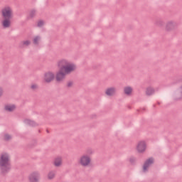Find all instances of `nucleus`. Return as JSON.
Wrapping results in <instances>:
<instances>
[{
    "instance_id": "1",
    "label": "nucleus",
    "mask_w": 182,
    "mask_h": 182,
    "mask_svg": "<svg viewBox=\"0 0 182 182\" xmlns=\"http://www.w3.org/2000/svg\"><path fill=\"white\" fill-rule=\"evenodd\" d=\"M12 170L11 156L9 154L4 152L0 156V174L5 177Z\"/></svg>"
},
{
    "instance_id": "2",
    "label": "nucleus",
    "mask_w": 182,
    "mask_h": 182,
    "mask_svg": "<svg viewBox=\"0 0 182 182\" xmlns=\"http://www.w3.org/2000/svg\"><path fill=\"white\" fill-rule=\"evenodd\" d=\"M2 21H1V26L4 29L11 28V20L14 18V11L9 6L4 7L1 9Z\"/></svg>"
},
{
    "instance_id": "3",
    "label": "nucleus",
    "mask_w": 182,
    "mask_h": 182,
    "mask_svg": "<svg viewBox=\"0 0 182 182\" xmlns=\"http://www.w3.org/2000/svg\"><path fill=\"white\" fill-rule=\"evenodd\" d=\"M91 161L92 159H90V156L87 155H83L80 157L79 163L83 167H87V166L90 164Z\"/></svg>"
},
{
    "instance_id": "4",
    "label": "nucleus",
    "mask_w": 182,
    "mask_h": 182,
    "mask_svg": "<svg viewBox=\"0 0 182 182\" xmlns=\"http://www.w3.org/2000/svg\"><path fill=\"white\" fill-rule=\"evenodd\" d=\"M152 164H154V157H150L146 159L142 167L143 172L146 173V171H149V167H150V166H152Z\"/></svg>"
},
{
    "instance_id": "5",
    "label": "nucleus",
    "mask_w": 182,
    "mask_h": 182,
    "mask_svg": "<svg viewBox=\"0 0 182 182\" xmlns=\"http://www.w3.org/2000/svg\"><path fill=\"white\" fill-rule=\"evenodd\" d=\"M61 69L63 70L65 75H69L72 73L74 70H76V65L75 64H68L66 66H63Z\"/></svg>"
},
{
    "instance_id": "6",
    "label": "nucleus",
    "mask_w": 182,
    "mask_h": 182,
    "mask_svg": "<svg viewBox=\"0 0 182 182\" xmlns=\"http://www.w3.org/2000/svg\"><path fill=\"white\" fill-rule=\"evenodd\" d=\"M146 149H147V144H146V141H141L138 142V144L136 146V151L140 154H143L144 153V151H146Z\"/></svg>"
},
{
    "instance_id": "7",
    "label": "nucleus",
    "mask_w": 182,
    "mask_h": 182,
    "mask_svg": "<svg viewBox=\"0 0 182 182\" xmlns=\"http://www.w3.org/2000/svg\"><path fill=\"white\" fill-rule=\"evenodd\" d=\"M44 80L46 83H50L53 80H55V74L50 71H48L44 74Z\"/></svg>"
},
{
    "instance_id": "8",
    "label": "nucleus",
    "mask_w": 182,
    "mask_h": 182,
    "mask_svg": "<svg viewBox=\"0 0 182 182\" xmlns=\"http://www.w3.org/2000/svg\"><path fill=\"white\" fill-rule=\"evenodd\" d=\"M41 179V174L39 172H33L28 176V180L30 182H39Z\"/></svg>"
},
{
    "instance_id": "9",
    "label": "nucleus",
    "mask_w": 182,
    "mask_h": 182,
    "mask_svg": "<svg viewBox=\"0 0 182 182\" xmlns=\"http://www.w3.org/2000/svg\"><path fill=\"white\" fill-rule=\"evenodd\" d=\"M177 28V23L174 21H168L166 25V29L168 32H170L171 31H174Z\"/></svg>"
},
{
    "instance_id": "10",
    "label": "nucleus",
    "mask_w": 182,
    "mask_h": 182,
    "mask_svg": "<svg viewBox=\"0 0 182 182\" xmlns=\"http://www.w3.org/2000/svg\"><path fill=\"white\" fill-rule=\"evenodd\" d=\"M66 76V74L63 72V70L60 68L59 72L57 73L55 79L57 82H62L63 79H65V77Z\"/></svg>"
},
{
    "instance_id": "11",
    "label": "nucleus",
    "mask_w": 182,
    "mask_h": 182,
    "mask_svg": "<svg viewBox=\"0 0 182 182\" xmlns=\"http://www.w3.org/2000/svg\"><path fill=\"white\" fill-rule=\"evenodd\" d=\"M105 95H107V96H114V95H116V87H109L105 91Z\"/></svg>"
},
{
    "instance_id": "12",
    "label": "nucleus",
    "mask_w": 182,
    "mask_h": 182,
    "mask_svg": "<svg viewBox=\"0 0 182 182\" xmlns=\"http://www.w3.org/2000/svg\"><path fill=\"white\" fill-rule=\"evenodd\" d=\"M181 85L180 86L181 89V95L179 96L178 93L175 94L173 100L174 102H180V100H182V80H181Z\"/></svg>"
},
{
    "instance_id": "13",
    "label": "nucleus",
    "mask_w": 182,
    "mask_h": 182,
    "mask_svg": "<svg viewBox=\"0 0 182 182\" xmlns=\"http://www.w3.org/2000/svg\"><path fill=\"white\" fill-rule=\"evenodd\" d=\"M15 109H16V105H5L4 107V110H6V112H14V110H15Z\"/></svg>"
},
{
    "instance_id": "14",
    "label": "nucleus",
    "mask_w": 182,
    "mask_h": 182,
    "mask_svg": "<svg viewBox=\"0 0 182 182\" xmlns=\"http://www.w3.org/2000/svg\"><path fill=\"white\" fill-rule=\"evenodd\" d=\"M53 164L55 167H60L62 166V158L58 157L54 159Z\"/></svg>"
},
{
    "instance_id": "15",
    "label": "nucleus",
    "mask_w": 182,
    "mask_h": 182,
    "mask_svg": "<svg viewBox=\"0 0 182 182\" xmlns=\"http://www.w3.org/2000/svg\"><path fill=\"white\" fill-rule=\"evenodd\" d=\"M132 92H133V88H132V87H125L124 88V93H125L127 96H130V95H132Z\"/></svg>"
},
{
    "instance_id": "16",
    "label": "nucleus",
    "mask_w": 182,
    "mask_h": 182,
    "mask_svg": "<svg viewBox=\"0 0 182 182\" xmlns=\"http://www.w3.org/2000/svg\"><path fill=\"white\" fill-rule=\"evenodd\" d=\"M154 88L151 87H148L146 90V96H151V95H154Z\"/></svg>"
},
{
    "instance_id": "17",
    "label": "nucleus",
    "mask_w": 182,
    "mask_h": 182,
    "mask_svg": "<svg viewBox=\"0 0 182 182\" xmlns=\"http://www.w3.org/2000/svg\"><path fill=\"white\" fill-rule=\"evenodd\" d=\"M69 63L66 60H61L58 63V68H63V66H66Z\"/></svg>"
},
{
    "instance_id": "18",
    "label": "nucleus",
    "mask_w": 182,
    "mask_h": 182,
    "mask_svg": "<svg viewBox=\"0 0 182 182\" xmlns=\"http://www.w3.org/2000/svg\"><path fill=\"white\" fill-rule=\"evenodd\" d=\"M26 122L27 124H28V126H31V127H36V126H38V124H36V122L31 119H26Z\"/></svg>"
},
{
    "instance_id": "19",
    "label": "nucleus",
    "mask_w": 182,
    "mask_h": 182,
    "mask_svg": "<svg viewBox=\"0 0 182 182\" xmlns=\"http://www.w3.org/2000/svg\"><path fill=\"white\" fill-rule=\"evenodd\" d=\"M155 25H156V26H164V21H163V20H161L160 18H158L155 21Z\"/></svg>"
},
{
    "instance_id": "20",
    "label": "nucleus",
    "mask_w": 182,
    "mask_h": 182,
    "mask_svg": "<svg viewBox=\"0 0 182 182\" xmlns=\"http://www.w3.org/2000/svg\"><path fill=\"white\" fill-rule=\"evenodd\" d=\"M39 41H41V36H37L33 40L34 45H39Z\"/></svg>"
},
{
    "instance_id": "21",
    "label": "nucleus",
    "mask_w": 182,
    "mask_h": 182,
    "mask_svg": "<svg viewBox=\"0 0 182 182\" xmlns=\"http://www.w3.org/2000/svg\"><path fill=\"white\" fill-rule=\"evenodd\" d=\"M12 139V136H11V135L6 134H4V140L5 141H9V140H11Z\"/></svg>"
},
{
    "instance_id": "22",
    "label": "nucleus",
    "mask_w": 182,
    "mask_h": 182,
    "mask_svg": "<svg viewBox=\"0 0 182 182\" xmlns=\"http://www.w3.org/2000/svg\"><path fill=\"white\" fill-rule=\"evenodd\" d=\"M48 180H52L53 178H55V173L53 172H50L48 175Z\"/></svg>"
},
{
    "instance_id": "23",
    "label": "nucleus",
    "mask_w": 182,
    "mask_h": 182,
    "mask_svg": "<svg viewBox=\"0 0 182 182\" xmlns=\"http://www.w3.org/2000/svg\"><path fill=\"white\" fill-rule=\"evenodd\" d=\"M36 14V10H35V9L31 10V12H30V18L31 19H32V18H34Z\"/></svg>"
},
{
    "instance_id": "24",
    "label": "nucleus",
    "mask_w": 182,
    "mask_h": 182,
    "mask_svg": "<svg viewBox=\"0 0 182 182\" xmlns=\"http://www.w3.org/2000/svg\"><path fill=\"white\" fill-rule=\"evenodd\" d=\"M136 157H134V156H131L129 158V162L132 164H136Z\"/></svg>"
},
{
    "instance_id": "25",
    "label": "nucleus",
    "mask_w": 182,
    "mask_h": 182,
    "mask_svg": "<svg viewBox=\"0 0 182 182\" xmlns=\"http://www.w3.org/2000/svg\"><path fill=\"white\" fill-rule=\"evenodd\" d=\"M43 25H45V22H43V20L39 21L38 22V28H41V27L43 26Z\"/></svg>"
},
{
    "instance_id": "26",
    "label": "nucleus",
    "mask_w": 182,
    "mask_h": 182,
    "mask_svg": "<svg viewBox=\"0 0 182 182\" xmlns=\"http://www.w3.org/2000/svg\"><path fill=\"white\" fill-rule=\"evenodd\" d=\"M23 45H25L26 46H29L31 45V41L27 40L23 42Z\"/></svg>"
},
{
    "instance_id": "27",
    "label": "nucleus",
    "mask_w": 182,
    "mask_h": 182,
    "mask_svg": "<svg viewBox=\"0 0 182 182\" xmlns=\"http://www.w3.org/2000/svg\"><path fill=\"white\" fill-rule=\"evenodd\" d=\"M72 86H73V81H69L67 83V87L70 88V87H72Z\"/></svg>"
},
{
    "instance_id": "28",
    "label": "nucleus",
    "mask_w": 182,
    "mask_h": 182,
    "mask_svg": "<svg viewBox=\"0 0 182 182\" xmlns=\"http://www.w3.org/2000/svg\"><path fill=\"white\" fill-rule=\"evenodd\" d=\"M31 89H32L33 90H35V89H38V85H32L31 86Z\"/></svg>"
},
{
    "instance_id": "29",
    "label": "nucleus",
    "mask_w": 182,
    "mask_h": 182,
    "mask_svg": "<svg viewBox=\"0 0 182 182\" xmlns=\"http://www.w3.org/2000/svg\"><path fill=\"white\" fill-rule=\"evenodd\" d=\"M4 93V91L2 90V88L0 87V97L2 96V94Z\"/></svg>"
},
{
    "instance_id": "30",
    "label": "nucleus",
    "mask_w": 182,
    "mask_h": 182,
    "mask_svg": "<svg viewBox=\"0 0 182 182\" xmlns=\"http://www.w3.org/2000/svg\"><path fill=\"white\" fill-rule=\"evenodd\" d=\"M95 117H96V115H95V114H94V115L92 116V119H95Z\"/></svg>"
},
{
    "instance_id": "31",
    "label": "nucleus",
    "mask_w": 182,
    "mask_h": 182,
    "mask_svg": "<svg viewBox=\"0 0 182 182\" xmlns=\"http://www.w3.org/2000/svg\"><path fill=\"white\" fill-rule=\"evenodd\" d=\"M46 132H47V133H49V130L48 129H47Z\"/></svg>"
},
{
    "instance_id": "32",
    "label": "nucleus",
    "mask_w": 182,
    "mask_h": 182,
    "mask_svg": "<svg viewBox=\"0 0 182 182\" xmlns=\"http://www.w3.org/2000/svg\"><path fill=\"white\" fill-rule=\"evenodd\" d=\"M35 144H36V141H34Z\"/></svg>"
},
{
    "instance_id": "33",
    "label": "nucleus",
    "mask_w": 182,
    "mask_h": 182,
    "mask_svg": "<svg viewBox=\"0 0 182 182\" xmlns=\"http://www.w3.org/2000/svg\"><path fill=\"white\" fill-rule=\"evenodd\" d=\"M90 154H92V152H90Z\"/></svg>"
}]
</instances>
